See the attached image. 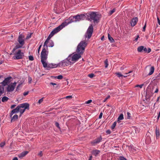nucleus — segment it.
<instances>
[{"label":"nucleus","instance_id":"obj_41","mask_svg":"<svg viewBox=\"0 0 160 160\" xmlns=\"http://www.w3.org/2000/svg\"><path fill=\"white\" fill-rule=\"evenodd\" d=\"M43 101V98H42L38 100V103L39 104L41 103Z\"/></svg>","mask_w":160,"mask_h":160},{"label":"nucleus","instance_id":"obj_37","mask_svg":"<svg viewBox=\"0 0 160 160\" xmlns=\"http://www.w3.org/2000/svg\"><path fill=\"white\" fill-rule=\"evenodd\" d=\"M127 118L128 119H130V117H131V114H130V113H129L128 112L127 113Z\"/></svg>","mask_w":160,"mask_h":160},{"label":"nucleus","instance_id":"obj_53","mask_svg":"<svg viewBox=\"0 0 160 160\" xmlns=\"http://www.w3.org/2000/svg\"><path fill=\"white\" fill-rule=\"evenodd\" d=\"M160 117V111L159 112L158 114V116L157 118L158 120L159 119Z\"/></svg>","mask_w":160,"mask_h":160},{"label":"nucleus","instance_id":"obj_40","mask_svg":"<svg viewBox=\"0 0 160 160\" xmlns=\"http://www.w3.org/2000/svg\"><path fill=\"white\" fill-rule=\"evenodd\" d=\"M116 74L119 77H122L123 76L120 73L118 72L116 73Z\"/></svg>","mask_w":160,"mask_h":160},{"label":"nucleus","instance_id":"obj_56","mask_svg":"<svg viewBox=\"0 0 160 160\" xmlns=\"http://www.w3.org/2000/svg\"><path fill=\"white\" fill-rule=\"evenodd\" d=\"M14 113H12V112H11L10 113V117H12V115L14 114Z\"/></svg>","mask_w":160,"mask_h":160},{"label":"nucleus","instance_id":"obj_17","mask_svg":"<svg viewBox=\"0 0 160 160\" xmlns=\"http://www.w3.org/2000/svg\"><path fill=\"white\" fill-rule=\"evenodd\" d=\"M28 153V151H24L22 152L21 153L19 154L18 156L19 158H22L26 156Z\"/></svg>","mask_w":160,"mask_h":160},{"label":"nucleus","instance_id":"obj_60","mask_svg":"<svg viewBox=\"0 0 160 160\" xmlns=\"http://www.w3.org/2000/svg\"><path fill=\"white\" fill-rule=\"evenodd\" d=\"M21 86V84H19V85H18L17 87V89L18 90V89H19L20 87Z\"/></svg>","mask_w":160,"mask_h":160},{"label":"nucleus","instance_id":"obj_16","mask_svg":"<svg viewBox=\"0 0 160 160\" xmlns=\"http://www.w3.org/2000/svg\"><path fill=\"white\" fill-rule=\"evenodd\" d=\"M138 21V19L137 18H133L131 22V24L132 26H134Z\"/></svg>","mask_w":160,"mask_h":160},{"label":"nucleus","instance_id":"obj_22","mask_svg":"<svg viewBox=\"0 0 160 160\" xmlns=\"http://www.w3.org/2000/svg\"><path fill=\"white\" fill-rule=\"evenodd\" d=\"M123 118H124L123 115V114H121L118 117V118L117 122H119V121L120 120H122L123 119Z\"/></svg>","mask_w":160,"mask_h":160},{"label":"nucleus","instance_id":"obj_58","mask_svg":"<svg viewBox=\"0 0 160 160\" xmlns=\"http://www.w3.org/2000/svg\"><path fill=\"white\" fill-rule=\"evenodd\" d=\"M158 88H157L156 89V90L154 92L155 93H157L158 92Z\"/></svg>","mask_w":160,"mask_h":160},{"label":"nucleus","instance_id":"obj_13","mask_svg":"<svg viewBox=\"0 0 160 160\" xmlns=\"http://www.w3.org/2000/svg\"><path fill=\"white\" fill-rule=\"evenodd\" d=\"M70 63H70V62H69L68 58L67 59L63 60L60 62L58 65H57L58 66H65L68 65Z\"/></svg>","mask_w":160,"mask_h":160},{"label":"nucleus","instance_id":"obj_18","mask_svg":"<svg viewBox=\"0 0 160 160\" xmlns=\"http://www.w3.org/2000/svg\"><path fill=\"white\" fill-rule=\"evenodd\" d=\"M150 72L148 74L149 75H150L152 74L154 71V68L153 66H152L149 69Z\"/></svg>","mask_w":160,"mask_h":160},{"label":"nucleus","instance_id":"obj_29","mask_svg":"<svg viewBox=\"0 0 160 160\" xmlns=\"http://www.w3.org/2000/svg\"><path fill=\"white\" fill-rule=\"evenodd\" d=\"M118 159V160H127V159L123 156H119Z\"/></svg>","mask_w":160,"mask_h":160},{"label":"nucleus","instance_id":"obj_47","mask_svg":"<svg viewBox=\"0 0 160 160\" xmlns=\"http://www.w3.org/2000/svg\"><path fill=\"white\" fill-rule=\"evenodd\" d=\"M29 93V92L28 91H27V92H25L23 93V95L25 96L27 95L28 93Z\"/></svg>","mask_w":160,"mask_h":160},{"label":"nucleus","instance_id":"obj_64","mask_svg":"<svg viewBox=\"0 0 160 160\" xmlns=\"http://www.w3.org/2000/svg\"><path fill=\"white\" fill-rule=\"evenodd\" d=\"M151 50L150 49V48H148V52H151Z\"/></svg>","mask_w":160,"mask_h":160},{"label":"nucleus","instance_id":"obj_21","mask_svg":"<svg viewBox=\"0 0 160 160\" xmlns=\"http://www.w3.org/2000/svg\"><path fill=\"white\" fill-rule=\"evenodd\" d=\"M156 134L157 138H158L159 137L160 133L159 130L157 128L156 129Z\"/></svg>","mask_w":160,"mask_h":160},{"label":"nucleus","instance_id":"obj_61","mask_svg":"<svg viewBox=\"0 0 160 160\" xmlns=\"http://www.w3.org/2000/svg\"><path fill=\"white\" fill-rule=\"evenodd\" d=\"M106 132L108 133V134H110V133H111V132L110 131V130H108Z\"/></svg>","mask_w":160,"mask_h":160},{"label":"nucleus","instance_id":"obj_6","mask_svg":"<svg viewBox=\"0 0 160 160\" xmlns=\"http://www.w3.org/2000/svg\"><path fill=\"white\" fill-rule=\"evenodd\" d=\"M59 31L56 28H55L53 31H52L48 37L47 38V39L45 41L43 47H45L46 48L48 49V45L47 44L48 42V41L51 38L55 33H57Z\"/></svg>","mask_w":160,"mask_h":160},{"label":"nucleus","instance_id":"obj_49","mask_svg":"<svg viewBox=\"0 0 160 160\" xmlns=\"http://www.w3.org/2000/svg\"><path fill=\"white\" fill-rule=\"evenodd\" d=\"M102 112H101L99 115V118L100 119L101 118H102Z\"/></svg>","mask_w":160,"mask_h":160},{"label":"nucleus","instance_id":"obj_42","mask_svg":"<svg viewBox=\"0 0 160 160\" xmlns=\"http://www.w3.org/2000/svg\"><path fill=\"white\" fill-rule=\"evenodd\" d=\"M115 9H113L112 10H111L110 12V15H111L114 12H115Z\"/></svg>","mask_w":160,"mask_h":160},{"label":"nucleus","instance_id":"obj_28","mask_svg":"<svg viewBox=\"0 0 160 160\" xmlns=\"http://www.w3.org/2000/svg\"><path fill=\"white\" fill-rule=\"evenodd\" d=\"M18 108H16L13 109L12 110V113H17L18 112Z\"/></svg>","mask_w":160,"mask_h":160},{"label":"nucleus","instance_id":"obj_1","mask_svg":"<svg viewBox=\"0 0 160 160\" xmlns=\"http://www.w3.org/2000/svg\"><path fill=\"white\" fill-rule=\"evenodd\" d=\"M87 45V43L85 41H82L80 42L78 45L76 50V52L78 54H72L68 57V59L70 63H74L81 57V55L83 53Z\"/></svg>","mask_w":160,"mask_h":160},{"label":"nucleus","instance_id":"obj_38","mask_svg":"<svg viewBox=\"0 0 160 160\" xmlns=\"http://www.w3.org/2000/svg\"><path fill=\"white\" fill-rule=\"evenodd\" d=\"M32 79L30 77H29L28 78V83H31L32 82Z\"/></svg>","mask_w":160,"mask_h":160},{"label":"nucleus","instance_id":"obj_51","mask_svg":"<svg viewBox=\"0 0 160 160\" xmlns=\"http://www.w3.org/2000/svg\"><path fill=\"white\" fill-rule=\"evenodd\" d=\"M146 23L144 26L143 27V29H142V31H145V28H146Z\"/></svg>","mask_w":160,"mask_h":160},{"label":"nucleus","instance_id":"obj_26","mask_svg":"<svg viewBox=\"0 0 160 160\" xmlns=\"http://www.w3.org/2000/svg\"><path fill=\"white\" fill-rule=\"evenodd\" d=\"M9 98H8L7 97H3L2 99V102H5L6 101H7L8 100Z\"/></svg>","mask_w":160,"mask_h":160},{"label":"nucleus","instance_id":"obj_15","mask_svg":"<svg viewBox=\"0 0 160 160\" xmlns=\"http://www.w3.org/2000/svg\"><path fill=\"white\" fill-rule=\"evenodd\" d=\"M11 77L7 78L5 79V80L1 83L4 86L6 85L9 82V80L11 78Z\"/></svg>","mask_w":160,"mask_h":160},{"label":"nucleus","instance_id":"obj_30","mask_svg":"<svg viewBox=\"0 0 160 160\" xmlns=\"http://www.w3.org/2000/svg\"><path fill=\"white\" fill-rule=\"evenodd\" d=\"M54 46L53 42L52 41H50L48 46L49 47H52Z\"/></svg>","mask_w":160,"mask_h":160},{"label":"nucleus","instance_id":"obj_43","mask_svg":"<svg viewBox=\"0 0 160 160\" xmlns=\"http://www.w3.org/2000/svg\"><path fill=\"white\" fill-rule=\"evenodd\" d=\"M38 155L40 157H42V151L40 152L38 154Z\"/></svg>","mask_w":160,"mask_h":160},{"label":"nucleus","instance_id":"obj_27","mask_svg":"<svg viewBox=\"0 0 160 160\" xmlns=\"http://www.w3.org/2000/svg\"><path fill=\"white\" fill-rule=\"evenodd\" d=\"M144 49V47L143 46H141L138 47V51L139 52L142 51Z\"/></svg>","mask_w":160,"mask_h":160},{"label":"nucleus","instance_id":"obj_11","mask_svg":"<svg viewBox=\"0 0 160 160\" xmlns=\"http://www.w3.org/2000/svg\"><path fill=\"white\" fill-rule=\"evenodd\" d=\"M23 56V53L21 52L20 50H19L18 52L15 54L13 58L14 59H21Z\"/></svg>","mask_w":160,"mask_h":160},{"label":"nucleus","instance_id":"obj_10","mask_svg":"<svg viewBox=\"0 0 160 160\" xmlns=\"http://www.w3.org/2000/svg\"><path fill=\"white\" fill-rule=\"evenodd\" d=\"M16 84L17 83L14 82V83H12L8 85L7 89V91L11 92L13 91L16 86Z\"/></svg>","mask_w":160,"mask_h":160},{"label":"nucleus","instance_id":"obj_4","mask_svg":"<svg viewBox=\"0 0 160 160\" xmlns=\"http://www.w3.org/2000/svg\"><path fill=\"white\" fill-rule=\"evenodd\" d=\"M25 37L22 34H20L18 38V41L19 42V44H17L15 48H13V50L21 48L24 44Z\"/></svg>","mask_w":160,"mask_h":160},{"label":"nucleus","instance_id":"obj_39","mask_svg":"<svg viewBox=\"0 0 160 160\" xmlns=\"http://www.w3.org/2000/svg\"><path fill=\"white\" fill-rule=\"evenodd\" d=\"M143 85V84H141V85H136L135 87H139L140 88H142Z\"/></svg>","mask_w":160,"mask_h":160},{"label":"nucleus","instance_id":"obj_19","mask_svg":"<svg viewBox=\"0 0 160 160\" xmlns=\"http://www.w3.org/2000/svg\"><path fill=\"white\" fill-rule=\"evenodd\" d=\"M100 152V151L98 150H94L92 152V154L95 156H96Z\"/></svg>","mask_w":160,"mask_h":160},{"label":"nucleus","instance_id":"obj_5","mask_svg":"<svg viewBox=\"0 0 160 160\" xmlns=\"http://www.w3.org/2000/svg\"><path fill=\"white\" fill-rule=\"evenodd\" d=\"M17 108H18V112H19L21 113L20 116L21 115L26 109H28L29 108V105L27 103H24L18 105Z\"/></svg>","mask_w":160,"mask_h":160},{"label":"nucleus","instance_id":"obj_34","mask_svg":"<svg viewBox=\"0 0 160 160\" xmlns=\"http://www.w3.org/2000/svg\"><path fill=\"white\" fill-rule=\"evenodd\" d=\"M72 98V96H68L64 98H66L67 99H71Z\"/></svg>","mask_w":160,"mask_h":160},{"label":"nucleus","instance_id":"obj_54","mask_svg":"<svg viewBox=\"0 0 160 160\" xmlns=\"http://www.w3.org/2000/svg\"><path fill=\"white\" fill-rule=\"evenodd\" d=\"M157 20L158 24L160 25V20L158 17H157Z\"/></svg>","mask_w":160,"mask_h":160},{"label":"nucleus","instance_id":"obj_31","mask_svg":"<svg viewBox=\"0 0 160 160\" xmlns=\"http://www.w3.org/2000/svg\"><path fill=\"white\" fill-rule=\"evenodd\" d=\"M104 63H105V68H107L108 67V61L107 59L105 61Z\"/></svg>","mask_w":160,"mask_h":160},{"label":"nucleus","instance_id":"obj_33","mask_svg":"<svg viewBox=\"0 0 160 160\" xmlns=\"http://www.w3.org/2000/svg\"><path fill=\"white\" fill-rule=\"evenodd\" d=\"M116 122H114L112 124V125L111 126V128L112 129H113L115 127L116 125Z\"/></svg>","mask_w":160,"mask_h":160},{"label":"nucleus","instance_id":"obj_9","mask_svg":"<svg viewBox=\"0 0 160 160\" xmlns=\"http://www.w3.org/2000/svg\"><path fill=\"white\" fill-rule=\"evenodd\" d=\"M93 31V28L92 25H91L88 29L87 32L85 35L86 38H90L91 37Z\"/></svg>","mask_w":160,"mask_h":160},{"label":"nucleus","instance_id":"obj_12","mask_svg":"<svg viewBox=\"0 0 160 160\" xmlns=\"http://www.w3.org/2000/svg\"><path fill=\"white\" fill-rule=\"evenodd\" d=\"M85 15L84 14H80L75 16H74L75 22L83 20L85 19Z\"/></svg>","mask_w":160,"mask_h":160},{"label":"nucleus","instance_id":"obj_32","mask_svg":"<svg viewBox=\"0 0 160 160\" xmlns=\"http://www.w3.org/2000/svg\"><path fill=\"white\" fill-rule=\"evenodd\" d=\"M63 78V76L62 75H59L55 77V78H57L59 79H62Z\"/></svg>","mask_w":160,"mask_h":160},{"label":"nucleus","instance_id":"obj_24","mask_svg":"<svg viewBox=\"0 0 160 160\" xmlns=\"http://www.w3.org/2000/svg\"><path fill=\"white\" fill-rule=\"evenodd\" d=\"M108 38L109 40L111 42H114V40L113 38L110 36V35L108 34Z\"/></svg>","mask_w":160,"mask_h":160},{"label":"nucleus","instance_id":"obj_2","mask_svg":"<svg viewBox=\"0 0 160 160\" xmlns=\"http://www.w3.org/2000/svg\"><path fill=\"white\" fill-rule=\"evenodd\" d=\"M86 15V18L87 20L90 21L93 20L94 23L98 22L99 17L98 15L96 14V13L93 12H91Z\"/></svg>","mask_w":160,"mask_h":160},{"label":"nucleus","instance_id":"obj_52","mask_svg":"<svg viewBox=\"0 0 160 160\" xmlns=\"http://www.w3.org/2000/svg\"><path fill=\"white\" fill-rule=\"evenodd\" d=\"M31 34L28 35L27 36V37L26 38V39H28L29 38H31Z\"/></svg>","mask_w":160,"mask_h":160},{"label":"nucleus","instance_id":"obj_23","mask_svg":"<svg viewBox=\"0 0 160 160\" xmlns=\"http://www.w3.org/2000/svg\"><path fill=\"white\" fill-rule=\"evenodd\" d=\"M152 92H151V91L150 92L148 89L147 90V91L146 92V95L147 96H148V97L151 96L152 95Z\"/></svg>","mask_w":160,"mask_h":160},{"label":"nucleus","instance_id":"obj_14","mask_svg":"<svg viewBox=\"0 0 160 160\" xmlns=\"http://www.w3.org/2000/svg\"><path fill=\"white\" fill-rule=\"evenodd\" d=\"M102 140V138L101 137L98 138L96 139L93 141L92 143L94 145L95 144H97L100 142Z\"/></svg>","mask_w":160,"mask_h":160},{"label":"nucleus","instance_id":"obj_45","mask_svg":"<svg viewBox=\"0 0 160 160\" xmlns=\"http://www.w3.org/2000/svg\"><path fill=\"white\" fill-rule=\"evenodd\" d=\"M29 60L31 61L33 60V58L32 56H30L29 57Z\"/></svg>","mask_w":160,"mask_h":160},{"label":"nucleus","instance_id":"obj_3","mask_svg":"<svg viewBox=\"0 0 160 160\" xmlns=\"http://www.w3.org/2000/svg\"><path fill=\"white\" fill-rule=\"evenodd\" d=\"M74 22H75L74 16L70 17L68 19L66 20L65 22H63L61 25L56 28L59 31H60L65 26Z\"/></svg>","mask_w":160,"mask_h":160},{"label":"nucleus","instance_id":"obj_46","mask_svg":"<svg viewBox=\"0 0 160 160\" xmlns=\"http://www.w3.org/2000/svg\"><path fill=\"white\" fill-rule=\"evenodd\" d=\"M92 102V100H88V101L85 102L87 104H89L90 103Z\"/></svg>","mask_w":160,"mask_h":160},{"label":"nucleus","instance_id":"obj_20","mask_svg":"<svg viewBox=\"0 0 160 160\" xmlns=\"http://www.w3.org/2000/svg\"><path fill=\"white\" fill-rule=\"evenodd\" d=\"M4 87L1 86H0V96L4 93Z\"/></svg>","mask_w":160,"mask_h":160},{"label":"nucleus","instance_id":"obj_8","mask_svg":"<svg viewBox=\"0 0 160 160\" xmlns=\"http://www.w3.org/2000/svg\"><path fill=\"white\" fill-rule=\"evenodd\" d=\"M48 49L45 47H43L41 53V60H47L48 54Z\"/></svg>","mask_w":160,"mask_h":160},{"label":"nucleus","instance_id":"obj_48","mask_svg":"<svg viewBox=\"0 0 160 160\" xmlns=\"http://www.w3.org/2000/svg\"><path fill=\"white\" fill-rule=\"evenodd\" d=\"M55 125L58 128H59L60 127H59V124L58 123V122H56L55 123Z\"/></svg>","mask_w":160,"mask_h":160},{"label":"nucleus","instance_id":"obj_50","mask_svg":"<svg viewBox=\"0 0 160 160\" xmlns=\"http://www.w3.org/2000/svg\"><path fill=\"white\" fill-rule=\"evenodd\" d=\"M41 47H42V45H41L38 48V53H39V51H40V49L41 48Z\"/></svg>","mask_w":160,"mask_h":160},{"label":"nucleus","instance_id":"obj_59","mask_svg":"<svg viewBox=\"0 0 160 160\" xmlns=\"http://www.w3.org/2000/svg\"><path fill=\"white\" fill-rule=\"evenodd\" d=\"M143 50L145 52H147V48H144V49H143Z\"/></svg>","mask_w":160,"mask_h":160},{"label":"nucleus","instance_id":"obj_7","mask_svg":"<svg viewBox=\"0 0 160 160\" xmlns=\"http://www.w3.org/2000/svg\"><path fill=\"white\" fill-rule=\"evenodd\" d=\"M41 62L43 67L47 68V69H48L49 68H53L58 67V65L56 64H48L47 60H41Z\"/></svg>","mask_w":160,"mask_h":160},{"label":"nucleus","instance_id":"obj_62","mask_svg":"<svg viewBox=\"0 0 160 160\" xmlns=\"http://www.w3.org/2000/svg\"><path fill=\"white\" fill-rule=\"evenodd\" d=\"M50 84L52 85H56V84L55 83L53 82L50 83Z\"/></svg>","mask_w":160,"mask_h":160},{"label":"nucleus","instance_id":"obj_44","mask_svg":"<svg viewBox=\"0 0 160 160\" xmlns=\"http://www.w3.org/2000/svg\"><path fill=\"white\" fill-rule=\"evenodd\" d=\"M110 98V96H108L107 97L105 98L104 100H103V102H105L107 100L109 99Z\"/></svg>","mask_w":160,"mask_h":160},{"label":"nucleus","instance_id":"obj_35","mask_svg":"<svg viewBox=\"0 0 160 160\" xmlns=\"http://www.w3.org/2000/svg\"><path fill=\"white\" fill-rule=\"evenodd\" d=\"M88 76L90 78H92L94 76V75L93 73H91L88 75Z\"/></svg>","mask_w":160,"mask_h":160},{"label":"nucleus","instance_id":"obj_55","mask_svg":"<svg viewBox=\"0 0 160 160\" xmlns=\"http://www.w3.org/2000/svg\"><path fill=\"white\" fill-rule=\"evenodd\" d=\"M16 106V105H12L11 107V108L12 109V108H14Z\"/></svg>","mask_w":160,"mask_h":160},{"label":"nucleus","instance_id":"obj_25","mask_svg":"<svg viewBox=\"0 0 160 160\" xmlns=\"http://www.w3.org/2000/svg\"><path fill=\"white\" fill-rule=\"evenodd\" d=\"M18 115H17L15 114L14 115L12 118L11 121L12 122L15 120L18 119Z\"/></svg>","mask_w":160,"mask_h":160},{"label":"nucleus","instance_id":"obj_57","mask_svg":"<svg viewBox=\"0 0 160 160\" xmlns=\"http://www.w3.org/2000/svg\"><path fill=\"white\" fill-rule=\"evenodd\" d=\"M151 87H152V90H153V88H154V86H149L148 87V89H149V88H150Z\"/></svg>","mask_w":160,"mask_h":160},{"label":"nucleus","instance_id":"obj_63","mask_svg":"<svg viewBox=\"0 0 160 160\" xmlns=\"http://www.w3.org/2000/svg\"><path fill=\"white\" fill-rule=\"evenodd\" d=\"M12 160H18V158L17 157L14 158Z\"/></svg>","mask_w":160,"mask_h":160},{"label":"nucleus","instance_id":"obj_36","mask_svg":"<svg viewBox=\"0 0 160 160\" xmlns=\"http://www.w3.org/2000/svg\"><path fill=\"white\" fill-rule=\"evenodd\" d=\"M5 144V142H3L0 143V147L1 148L3 147Z\"/></svg>","mask_w":160,"mask_h":160}]
</instances>
